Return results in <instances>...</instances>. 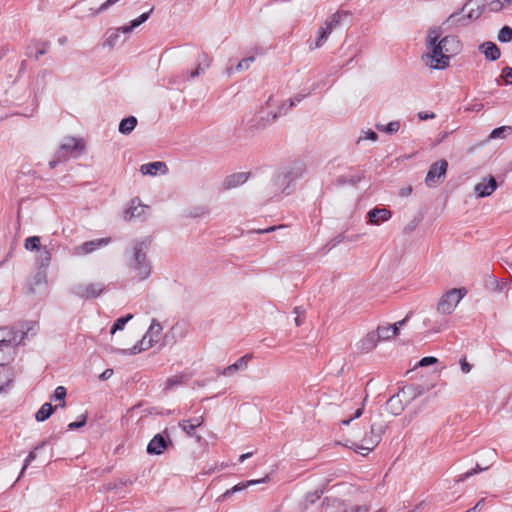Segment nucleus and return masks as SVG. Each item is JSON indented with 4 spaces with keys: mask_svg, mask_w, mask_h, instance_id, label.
<instances>
[{
    "mask_svg": "<svg viewBox=\"0 0 512 512\" xmlns=\"http://www.w3.org/2000/svg\"><path fill=\"white\" fill-rule=\"evenodd\" d=\"M106 290V286L102 282L80 283L72 287V294L76 297L89 300L99 297Z\"/></svg>",
    "mask_w": 512,
    "mask_h": 512,
    "instance_id": "obj_7",
    "label": "nucleus"
},
{
    "mask_svg": "<svg viewBox=\"0 0 512 512\" xmlns=\"http://www.w3.org/2000/svg\"><path fill=\"white\" fill-rule=\"evenodd\" d=\"M308 95H309V93H306V94H296L294 97L289 99L288 108H293L297 103H300Z\"/></svg>",
    "mask_w": 512,
    "mask_h": 512,
    "instance_id": "obj_50",
    "label": "nucleus"
},
{
    "mask_svg": "<svg viewBox=\"0 0 512 512\" xmlns=\"http://www.w3.org/2000/svg\"><path fill=\"white\" fill-rule=\"evenodd\" d=\"M460 365H461V370L463 373H469L472 369V365L469 364L468 362H466L465 359H463L461 362H460Z\"/></svg>",
    "mask_w": 512,
    "mask_h": 512,
    "instance_id": "obj_64",
    "label": "nucleus"
},
{
    "mask_svg": "<svg viewBox=\"0 0 512 512\" xmlns=\"http://www.w3.org/2000/svg\"><path fill=\"white\" fill-rule=\"evenodd\" d=\"M47 444V441L44 440L42 442H40L37 446L34 447V449L32 451L29 452L28 456L26 457L25 461H24V466L22 468V471H21V474L24 473L25 469L27 468V466L36 459V452L42 448H44Z\"/></svg>",
    "mask_w": 512,
    "mask_h": 512,
    "instance_id": "obj_35",
    "label": "nucleus"
},
{
    "mask_svg": "<svg viewBox=\"0 0 512 512\" xmlns=\"http://www.w3.org/2000/svg\"><path fill=\"white\" fill-rule=\"evenodd\" d=\"M485 469L486 468H482V467H480V465H477L475 469H471V470L467 471L466 473L461 474L458 477V479L456 480V482L457 483L463 482L466 479H468L469 477H471V476L475 475L476 473H478L479 471H483Z\"/></svg>",
    "mask_w": 512,
    "mask_h": 512,
    "instance_id": "obj_44",
    "label": "nucleus"
},
{
    "mask_svg": "<svg viewBox=\"0 0 512 512\" xmlns=\"http://www.w3.org/2000/svg\"><path fill=\"white\" fill-rule=\"evenodd\" d=\"M335 183L337 186H344L348 184V177L345 175H340L336 178Z\"/></svg>",
    "mask_w": 512,
    "mask_h": 512,
    "instance_id": "obj_60",
    "label": "nucleus"
},
{
    "mask_svg": "<svg viewBox=\"0 0 512 512\" xmlns=\"http://www.w3.org/2000/svg\"><path fill=\"white\" fill-rule=\"evenodd\" d=\"M169 447H173V441L168 429L165 428L161 433L156 434L148 443L146 452L149 455H161Z\"/></svg>",
    "mask_w": 512,
    "mask_h": 512,
    "instance_id": "obj_8",
    "label": "nucleus"
},
{
    "mask_svg": "<svg viewBox=\"0 0 512 512\" xmlns=\"http://www.w3.org/2000/svg\"><path fill=\"white\" fill-rule=\"evenodd\" d=\"M110 242V238H101L94 239L90 241H86L80 246L75 248V253L78 255H86L92 253L93 251L106 246Z\"/></svg>",
    "mask_w": 512,
    "mask_h": 512,
    "instance_id": "obj_13",
    "label": "nucleus"
},
{
    "mask_svg": "<svg viewBox=\"0 0 512 512\" xmlns=\"http://www.w3.org/2000/svg\"><path fill=\"white\" fill-rule=\"evenodd\" d=\"M350 14L347 11H338L331 15V17L325 21L324 25L319 27L317 32V38L315 40L314 48H320L327 41L332 31L340 26L343 18L348 17ZM311 49L313 47L311 46Z\"/></svg>",
    "mask_w": 512,
    "mask_h": 512,
    "instance_id": "obj_6",
    "label": "nucleus"
},
{
    "mask_svg": "<svg viewBox=\"0 0 512 512\" xmlns=\"http://www.w3.org/2000/svg\"><path fill=\"white\" fill-rule=\"evenodd\" d=\"M120 33H122L121 27L112 30L106 39V44L111 48L117 45L120 38Z\"/></svg>",
    "mask_w": 512,
    "mask_h": 512,
    "instance_id": "obj_41",
    "label": "nucleus"
},
{
    "mask_svg": "<svg viewBox=\"0 0 512 512\" xmlns=\"http://www.w3.org/2000/svg\"><path fill=\"white\" fill-rule=\"evenodd\" d=\"M377 130L383 131L387 134H394L398 132L400 128V122L399 121H392L388 123L387 125L377 124L376 125Z\"/></svg>",
    "mask_w": 512,
    "mask_h": 512,
    "instance_id": "obj_37",
    "label": "nucleus"
},
{
    "mask_svg": "<svg viewBox=\"0 0 512 512\" xmlns=\"http://www.w3.org/2000/svg\"><path fill=\"white\" fill-rule=\"evenodd\" d=\"M498 40L502 43H508L512 40V28L503 26L498 32Z\"/></svg>",
    "mask_w": 512,
    "mask_h": 512,
    "instance_id": "obj_40",
    "label": "nucleus"
},
{
    "mask_svg": "<svg viewBox=\"0 0 512 512\" xmlns=\"http://www.w3.org/2000/svg\"><path fill=\"white\" fill-rule=\"evenodd\" d=\"M501 77L505 80L507 84H512V68L509 66L503 68Z\"/></svg>",
    "mask_w": 512,
    "mask_h": 512,
    "instance_id": "obj_51",
    "label": "nucleus"
},
{
    "mask_svg": "<svg viewBox=\"0 0 512 512\" xmlns=\"http://www.w3.org/2000/svg\"><path fill=\"white\" fill-rule=\"evenodd\" d=\"M289 109L290 108H288V105L286 103L281 104L278 107L277 112L271 113V118L267 119V122H269V123L274 122L279 116L285 115Z\"/></svg>",
    "mask_w": 512,
    "mask_h": 512,
    "instance_id": "obj_43",
    "label": "nucleus"
},
{
    "mask_svg": "<svg viewBox=\"0 0 512 512\" xmlns=\"http://www.w3.org/2000/svg\"><path fill=\"white\" fill-rule=\"evenodd\" d=\"M46 284V274L45 272H37L33 278V285L39 286Z\"/></svg>",
    "mask_w": 512,
    "mask_h": 512,
    "instance_id": "obj_48",
    "label": "nucleus"
},
{
    "mask_svg": "<svg viewBox=\"0 0 512 512\" xmlns=\"http://www.w3.org/2000/svg\"><path fill=\"white\" fill-rule=\"evenodd\" d=\"M204 422L203 416L193 417L188 420H181L178 423V426L189 436H195V430L197 427H200Z\"/></svg>",
    "mask_w": 512,
    "mask_h": 512,
    "instance_id": "obj_20",
    "label": "nucleus"
},
{
    "mask_svg": "<svg viewBox=\"0 0 512 512\" xmlns=\"http://www.w3.org/2000/svg\"><path fill=\"white\" fill-rule=\"evenodd\" d=\"M408 318H409V315H407L401 321H398L394 324H389L390 329L393 330V332H394V336H396L399 333L400 327H402L407 322Z\"/></svg>",
    "mask_w": 512,
    "mask_h": 512,
    "instance_id": "obj_54",
    "label": "nucleus"
},
{
    "mask_svg": "<svg viewBox=\"0 0 512 512\" xmlns=\"http://www.w3.org/2000/svg\"><path fill=\"white\" fill-rule=\"evenodd\" d=\"M212 59L206 52H201L197 58V66L192 70L186 77L187 80L194 79L199 75L203 74L206 69L210 67Z\"/></svg>",
    "mask_w": 512,
    "mask_h": 512,
    "instance_id": "obj_17",
    "label": "nucleus"
},
{
    "mask_svg": "<svg viewBox=\"0 0 512 512\" xmlns=\"http://www.w3.org/2000/svg\"><path fill=\"white\" fill-rule=\"evenodd\" d=\"M137 125V118L134 116H129L121 120L119 124V132L121 134L127 135L130 134Z\"/></svg>",
    "mask_w": 512,
    "mask_h": 512,
    "instance_id": "obj_29",
    "label": "nucleus"
},
{
    "mask_svg": "<svg viewBox=\"0 0 512 512\" xmlns=\"http://www.w3.org/2000/svg\"><path fill=\"white\" fill-rule=\"evenodd\" d=\"M56 407H54L51 403H44L40 409L35 414V419L38 422H43L47 420L52 413L54 412Z\"/></svg>",
    "mask_w": 512,
    "mask_h": 512,
    "instance_id": "obj_30",
    "label": "nucleus"
},
{
    "mask_svg": "<svg viewBox=\"0 0 512 512\" xmlns=\"http://www.w3.org/2000/svg\"><path fill=\"white\" fill-rule=\"evenodd\" d=\"M151 245V240L147 237L134 242L127 265L135 273V277L143 281L147 279L152 270V265L147 257V252Z\"/></svg>",
    "mask_w": 512,
    "mask_h": 512,
    "instance_id": "obj_1",
    "label": "nucleus"
},
{
    "mask_svg": "<svg viewBox=\"0 0 512 512\" xmlns=\"http://www.w3.org/2000/svg\"><path fill=\"white\" fill-rule=\"evenodd\" d=\"M479 49L485 55V58L490 61H496L501 56V51L498 46L490 41L481 44Z\"/></svg>",
    "mask_w": 512,
    "mask_h": 512,
    "instance_id": "obj_22",
    "label": "nucleus"
},
{
    "mask_svg": "<svg viewBox=\"0 0 512 512\" xmlns=\"http://www.w3.org/2000/svg\"><path fill=\"white\" fill-rule=\"evenodd\" d=\"M370 506L363 504V505H353L349 507L345 512H369Z\"/></svg>",
    "mask_w": 512,
    "mask_h": 512,
    "instance_id": "obj_49",
    "label": "nucleus"
},
{
    "mask_svg": "<svg viewBox=\"0 0 512 512\" xmlns=\"http://www.w3.org/2000/svg\"><path fill=\"white\" fill-rule=\"evenodd\" d=\"M466 8H468V6ZM483 10H484V3L483 2L477 3L474 0L473 4L469 6V10H468V13L466 16L460 18L459 17L460 12L453 13L449 16L447 21L454 24L456 22L465 21V19L476 20L482 15Z\"/></svg>",
    "mask_w": 512,
    "mask_h": 512,
    "instance_id": "obj_11",
    "label": "nucleus"
},
{
    "mask_svg": "<svg viewBox=\"0 0 512 512\" xmlns=\"http://www.w3.org/2000/svg\"><path fill=\"white\" fill-rule=\"evenodd\" d=\"M442 35L440 28H431L426 36V47L428 52L423 56L426 65L432 69L442 70L449 66L450 55L444 53V47L439 41Z\"/></svg>",
    "mask_w": 512,
    "mask_h": 512,
    "instance_id": "obj_2",
    "label": "nucleus"
},
{
    "mask_svg": "<svg viewBox=\"0 0 512 512\" xmlns=\"http://www.w3.org/2000/svg\"><path fill=\"white\" fill-rule=\"evenodd\" d=\"M37 252H38V254L36 257V261H37L38 265L41 268H45V267L49 266L50 261H51L50 250L46 246H44V247H41Z\"/></svg>",
    "mask_w": 512,
    "mask_h": 512,
    "instance_id": "obj_31",
    "label": "nucleus"
},
{
    "mask_svg": "<svg viewBox=\"0 0 512 512\" xmlns=\"http://www.w3.org/2000/svg\"><path fill=\"white\" fill-rule=\"evenodd\" d=\"M49 43H44L42 48L38 49L35 54V59L38 60L42 55H44L47 52Z\"/></svg>",
    "mask_w": 512,
    "mask_h": 512,
    "instance_id": "obj_62",
    "label": "nucleus"
},
{
    "mask_svg": "<svg viewBox=\"0 0 512 512\" xmlns=\"http://www.w3.org/2000/svg\"><path fill=\"white\" fill-rule=\"evenodd\" d=\"M24 247L29 251H38L41 246V241L39 236H31L25 239Z\"/></svg>",
    "mask_w": 512,
    "mask_h": 512,
    "instance_id": "obj_36",
    "label": "nucleus"
},
{
    "mask_svg": "<svg viewBox=\"0 0 512 512\" xmlns=\"http://www.w3.org/2000/svg\"><path fill=\"white\" fill-rule=\"evenodd\" d=\"M363 411H364V405H362V407L358 408V409L355 411L354 415H353L351 418L346 419V420H342V421H341V423H342L343 425H349V423H350L353 419H357V418H359V417L363 414Z\"/></svg>",
    "mask_w": 512,
    "mask_h": 512,
    "instance_id": "obj_55",
    "label": "nucleus"
},
{
    "mask_svg": "<svg viewBox=\"0 0 512 512\" xmlns=\"http://www.w3.org/2000/svg\"><path fill=\"white\" fill-rule=\"evenodd\" d=\"M24 335H26V333H22L21 338L18 340L16 332H14L13 330H7L6 335L0 338V349H2V347H9L14 344H20L22 339L24 338Z\"/></svg>",
    "mask_w": 512,
    "mask_h": 512,
    "instance_id": "obj_27",
    "label": "nucleus"
},
{
    "mask_svg": "<svg viewBox=\"0 0 512 512\" xmlns=\"http://www.w3.org/2000/svg\"><path fill=\"white\" fill-rule=\"evenodd\" d=\"M439 41L444 47V53H448L450 57L457 55L461 51V43L456 36L447 35L440 37Z\"/></svg>",
    "mask_w": 512,
    "mask_h": 512,
    "instance_id": "obj_15",
    "label": "nucleus"
},
{
    "mask_svg": "<svg viewBox=\"0 0 512 512\" xmlns=\"http://www.w3.org/2000/svg\"><path fill=\"white\" fill-rule=\"evenodd\" d=\"M364 139H368V140H371V141H376L378 139V135L376 132L372 131V130H368L365 132V137ZM363 140V137H360L358 139V143Z\"/></svg>",
    "mask_w": 512,
    "mask_h": 512,
    "instance_id": "obj_57",
    "label": "nucleus"
},
{
    "mask_svg": "<svg viewBox=\"0 0 512 512\" xmlns=\"http://www.w3.org/2000/svg\"><path fill=\"white\" fill-rule=\"evenodd\" d=\"M120 0H106L103 2L98 8H90L89 9V16L90 17H96L106 10H108L111 6L118 3Z\"/></svg>",
    "mask_w": 512,
    "mask_h": 512,
    "instance_id": "obj_34",
    "label": "nucleus"
},
{
    "mask_svg": "<svg viewBox=\"0 0 512 512\" xmlns=\"http://www.w3.org/2000/svg\"><path fill=\"white\" fill-rule=\"evenodd\" d=\"M268 480H269V476H265L264 478L258 479V480H249L246 482H240V483L236 484L235 486H233L231 489H228L221 497L222 498L230 497L234 493L243 491L251 485L264 483V482H267Z\"/></svg>",
    "mask_w": 512,
    "mask_h": 512,
    "instance_id": "obj_24",
    "label": "nucleus"
},
{
    "mask_svg": "<svg viewBox=\"0 0 512 512\" xmlns=\"http://www.w3.org/2000/svg\"><path fill=\"white\" fill-rule=\"evenodd\" d=\"M379 342V339L376 335V333L371 332L368 333L362 340L360 344V349L364 352H369L373 348L376 347L377 343Z\"/></svg>",
    "mask_w": 512,
    "mask_h": 512,
    "instance_id": "obj_28",
    "label": "nucleus"
},
{
    "mask_svg": "<svg viewBox=\"0 0 512 512\" xmlns=\"http://www.w3.org/2000/svg\"><path fill=\"white\" fill-rule=\"evenodd\" d=\"M255 60V57L254 56H250V57H247V58H244L242 59L238 64L237 66L235 67V70L236 71H242V70H245V69H248L249 65L254 62Z\"/></svg>",
    "mask_w": 512,
    "mask_h": 512,
    "instance_id": "obj_47",
    "label": "nucleus"
},
{
    "mask_svg": "<svg viewBox=\"0 0 512 512\" xmlns=\"http://www.w3.org/2000/svg\"><path fill=\"white\" fill-rule=\"evenodd\" d=\"M65 397H66V389L65 387L63 386H58L55 391H54V394H53V399L54 400H59V401H62V403L60 404L61 407H64L65 406Z\"/></svg>",
    "mask_w": 512,
    "mask_h": 512,
    "instance_id": "obj_42",
    "label": "nucleus"
},
{
    "mask_svg": "<svg viewBox=\"0 0 512 512\" xmlns=\"http://www.w3.org/2000/svg\"><path fill=\"white\" fill-rule=\"evenodd\" d=\"M466 294L467 290L465 288H452L448 290L441 296L437 303V313L442 315L452 314Z\"/></svg>",
    "mask_w": 512,
    "mask_h": 512,
    "instance_id": "obj_5",
    "label": "nucleus"
},
{
    "mask_svg": "<svg viewBox=\"0 0 512 512\" xmlns=\"http://www.w3.org/2000/svg\"><path fill=\"white\" fill-rule=\"evenodd\" d=\"M161 332V324L156 319H153L148 331L145 333L142 339L138 343H136L132 348L121 350V353L135 355L151 348L155 343H157L158 337L161 334Z\"/></svg>",
    "mask_w": 512,
    "mask_h": 512,
    "instance_id": "obj_4",
    "label": "nucleus"
},
{
    "mask_svg": "<svg viewBox=\"0 0 512 512\" xmlns=\"http://www.w3.org/2000/svg\"><path fill=\"white\" fill-rule=\"evenodd\" d=\"M148 206L143 205L139 198L131 200L129 207L124 212V219L129 221L133 218H139L143 215Z\"/></svg>",
    "mask_w": 512,
    "mask_h": 512,
    "instance_id": "obj_16",
    "label": "nucleus"
},
{
    "mask_svg": "<svg viewBox=\"0 0 512 512\" xmlns=\"http://www.w3.org/2000/svg\"><path fill=\"white\" fill-rule=\"evenodd\" d=\"M153 10H154V8L152 7L148 12H145V13L141 14L139 17H137L136 19L132 20L129 25L121 26L122 33H130L135 28H137L138 26H140L141 24L146 22L149 19Z\"/></svg>",
    "mask_w": 512,
    "mask_h": 512,
    "instance_id": "obj_25",
    "label": "nucleus"
},
{
    "mask_svg": "<svg viewBox=\"0 0 512 512\" xmlns=\"http://www.w3.org/2000/svg\"><path fill=\"white\" fill-rule=\"evenodd\" d=\"M86 421H87V415L86 414H82L80 417H79V420L75 421V422H71L69 425H68V430H76V429H79L81 427H83L85 424H86Z\"/></svg>",
    "mask_w": 512,
    "mask_h": 512,
    "instance_id": "obj_45",
    "label": "nucleus"
},
{
    "mask_svg": "<svg viewBox=\"0 0 512 512\" xmlns=\"http://www.w3.org/2000/svg\"><path fill=\"white\" fill-rule=\"evenodd\" d=\"M497 181L493 176H490L488 182H480L476 184L474 191L478 197L484 198L490 196L497 189Z\"/></svg>",
    "mask_w": 512,
    "mask_h": 512,
    "instance_id": "obj_19",
    "label": "nucleus"
},
{
    "mask_svg": "<svg viewBox=\"0 0 512 512\" xmlns=\"http://www.w3.org/2000/svg\"><path fill=\"white\" fill-rule=\"evenodd\" d=\"M437 358L435 357H432V356H427V357H423L419 362H418V365L421 366V367H427V366H430V365H433L435 363H437Z\"/></svg>",
    "mask_w": 512,
    "mask_h": 512,
    "instance_id": "obj_52",
    "label": "nucleus"
},
{
    "mask_svg": "<svg viewBox=\"0 0 512 512\" xmlns=\"http://www.w3.org/2000/svg\"><path fill=\"white\" fill-rule=\"evenodd\" d=\"M253 358L252 354H245L240 357L235 363L220 370L219 374L223 376H232L233 374L244 371L248 368L249 362Z\"/></svg>",
    "mask_w": 512,
    "mask_h": 512,
    "instance_id": "obj_12",
    "label": "nucleus"
},
{
    "mask_svg": "<svg viewBox=\"0 0 512 512\" xmlns=\"http://www.w3.org/2000/svg\"><path fill=\"white\" fill-rule=\"evenodd\" d=\"M364 178L363 174L352 175L348 178V184L355 186Z\"/></svg>",
    "mask_w": 512,
    "mask_h": 512,
    "instance_id": "obj_56",
    "label": "nucleus"
},
{
    "mask_svg": "<svg viewBox=\"0 0 512 512\" xmlns=\"http://www.w3.org/2000/svg\"><path fill=\"white\" fill-rule=\"evenodd\" d=\"M250 177L249 172H238L228 175L222 182L224 190H230L244 184Z\"/></svg>",
    "mask_w": 512,
    "mask_h": 512,
    "instance_id": "obj_14",
    "label": "nucleus"
},
{
    "mask_svg": "<svg viewBox=\"0 0 512 512\" xmlns=\"http://www.w3.org/2000/svg\"><path fill=\"white\" fill-rule=\"evenodd\" d=\"M418 117L420 120H428V119H433L435 118V114L434 113H429V112H426V111H422V112H419L418 113Z\"/></svg>",
    "mask_w": 512,
    "mask_h": 512,
    "instance_id": "obj_61",
    "label": "nucleus"
},
{
    "mask_svg": "<svg viewBox=\"0 0 512 512\" xmlns=\"http://www.w3.org/2000/svg\"><path fill=\"white\" fill-rule=\"evenodd\" d=\"M447 326L446 320L436 321L435 326L433 327L434 332H440L442 329H444Z\"/></svg>",
    "mask_w": 512,
    "mask_h": 512,
    "instance_id": "obj_59",
    "label": "nucleus"
},
{
    "mask_svg": "<svg viewBox=\"0 0 512 512\" xmlns=\"http://www.w3.org/2000/svg\"><path fill=\"white\" fill-rule=\"evenodd\" d=\"M153 10H154V8L152 7L148 12H145V13L141 14L139 17H137L136 19L132 20L129 25L121 26L122 33H130L135 28H137L138 26H140L141 24L146 22L149 19Z\"/></svg>",
    "mask_w": 512,
    "mask_h": 512,
    "instance_id": "obj_26",
    "label": "nucleus"
},
{
    "mask_svg": "<svg viewBox=\"0 0 512 512\" xmlns=\"http://www.w3.org/2000/svg\"><path fill=\"white\" fill-rule=\"evenodd\" d=\"M391 216V211L386 208L375 207L367 213L368 222L373 225H379L381 222L388 221Z\"/></svg>",
    "mask_w": 512,
    "mask_h": 512,
    "instance_id": "obj_18",
    "label": "nucleus"
},
{
    "mask_svg": "<svg viewBox=\"0 0 512 512\" xmlns=\"http://www.w3.org/2000/svg\"><path fill=\"white\" fill-rule=\"evenodd\" d=\"M70 158V155L68 152H65L62 150V148L59 146L58 150L56 151L54 158L49 162L50 169H54L59 163L65 162Z\"/></svg>",
    "mask_w": 512,
    "mask_h": 512,
    "instance_id": "obj_33",
    "label": "nucleus"
},
{
    "mask_svg": "<svg viewBox=\"0 0 512 512\" xmlns=\"http://www.w3.org/2000/svg\"><path fill=\"white\" fill-rule=\"evenodd\" d=\"M448 168V162L445 159H441L433 163L426 175L425 183L428 187H435L442 182V178L445 177Z\"/></svg>",
    "mask_w": 512,
    "mask_h": 512,
    "instance_id": "obj_10",
    "label": "nucleus"
},
{
    "mask_svg": "<svg viewBox=\"0 0 512 512\" xmlns=\"http://www.w3.org/2000/svg\"><path fill=\"white\" fill-rule=\"evenodd\" d=\"M376 335H377L379 341L380 340H389L392 337H394V332H393V330L390 329L389 325H387V326H378L377 331H376Z\"/></svg>",
    "mask_w": 512,
    "mask_h": 512,
    "instance_id": "obj_39",
    "label": "nucleus"
},
{
    "mask_svg": "<svg viewBox=\"0 0 512 512\" xmlns=\"http://www.w3.org/2000/svg\"><path fill=\"white\" fill-rule=\"evenodd\" d=\"M132 318H133L132 314H127L126 316L118 318L114 322V324H113V326L111 328V334H114L117 331L123 330L125 325L127 324V322L130 321Z\"/></svg>",
    "mask_w": 512,
    "mask_h": 512,
    "instance_id": "obj_38",
    "label": "nucleus"
},
{
    "mask_svg": "<svg viewBox=\"0 0 512 512\" xmlns=\"http://www.w3.org/2000/svg\"><path fill=\"white\" fill-rule=\"evenodd\" d=\"M113 373L114 372L112 369H106L100 374L99 378L102 381L108 380L113 375Z\"/></svg>",
    "mask_w": 512,
    "mask_h": 512,
    "instance_id": "obj_63",
    "label": "nucleus"
},
{
    "mask_svg": "<svg viewBox=\"0 0 512 512\" xmlns=\"http://www.w3.org/2000/svg\"><path fill=\"white\" fill-rule=\"evenodd\" d=\"M512 134V127L511 126H501L498 128H495L491 131V133L488 136L489 140L498 139V138H506L508 135Z\"/></svg>",
    "mask_w": 512,
    "mask_h": 512,
    "instance_id": "obj_32",
    "label": "nucleus"
},
{
    "mask_svg": "<svg viewBox=\"0 0 512 512\" xmlns=\"http://www.w3.org/2000/svg\"><path fill=\"white\" fill-rule=\"evenodd\" d=\"M60 147L71 156L79 154L83 150L81 141L74 137H67L63 140Z\"/></svg>",
    "mask_w": 512,
    "mask_h": 512,
    "instance_id": "obj_21",
    "label": "nucleus"
},
{
    "mask_svg": "<svg viewBox=\"0 0 512 512\" xmlns=\"http://www.w3.org/2000/svg\"><path fill=\"white\" fill-rule=\"evenodd\" d=\"M385 431L386 425L383 422H373L370 426V431L361 439L360 444L347 440L344 446L353 449L357 453L366 455L380 443Z\"/></svg>",
    "mask_w": 512,
    "mask_h": 512,
    "instance_id": "obj_3",
    "label": "nucleus"
},
{
    "mask_svg": "<svg viewBox=\"0 0 512 512\" xmlns=\"http://www.w3.org/2000/svg\"><path fill=\"white\" fill-rule=\"evenodd\" d=\"M321 494L322 492L321 491H314V492H309L307 495H306V502H308L309 504H313L315 503L318 499H320L321 497Z\"/></svg>",
    "mask_w": 512,
    "mask_h": 512,
    "instance_id": "obj_53",
    "label": "nucleus"
},
{
    "mask_svg": "<svg viewBox=\"0 0 512 512\" xmlns=\"http://www.w3.org/2000/svg\"><path fill=\"white\" fill-rule=\"evenodd\" d=\"M209 213V210L207 207H204V206H199V207H195L193 208L190 212H189V216L191 217H194V218H197V217H202L204 215H207Z\"/></svg>",
    "mask_w": 512,
    "mask_h": 512,
    "instance_id": "obj_46",
    "label": "nucleus"
},
{
    "mask_svg": "<svg viewBox=\"0 0 512 512\" xmlns=\"http://www.w3.org/2000/svg\"><path fill=\"white\" fill-rule=\"evenodd\" d=\"M305 171H306V168L302 162H295L291 165L289 170L279 174L276 177V182L279 185H283V184L287 183L283 189V192H285L286 194H289L290 191H288V189H289L290 183H292L296 179L302 177L303 174L305 173Z\"/></svg>",
    "mask_w": 512,
    "mask_h": 512,
    "instance_id": "obj_9",
    "label": "nucleus"
},
{
    "mask_svg": "<svg viewBox=\"0 0 512 512\" xmlns=\"http://www.w3.org/2000/svg\"><path fill=\"white\" fill-rule=\"evenodd\" d=\"M181 383V377L174 376L167 379V387L171 388Z\"/></svg>",
    "mask_w": 512,
    "mask_h": 512,
    "instance_id": "obj_58",
    "label": "nucleus"
},
{
    "mask_svg": "<svg viewBox=\"0 0 512 512\" xmlns=\"http://www.w3.org/2000/svg\"><path fill=\"white\" fill-rule=\"evenodd\" d=\"M167 165L162 161H155L141 165L140 171L143 175H151L154 176L158 171L163 174L167 172Z\"/></svg>",
    "mask_w": 512,
    "mask_h": 512,
    "instance_id": "obj_23",
    "label": "nucleus"
}]
</instances>
